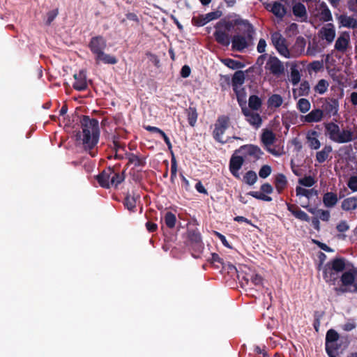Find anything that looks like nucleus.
<instances>
[{"label": "nucleus", "mask_w": 357, "mask_h": 357, "mask_svg": "<svg viewBox=\"0 0 357 357\" xmlns=\"http://www.w3.org/2000/svg\"><path fill=\"white\" fill-rule=\"evenodd\" d=\"M84 106L77 107L75 112V116L79 119V126L82 130H78L75 134V145L79 149L85 152L77 160L72 163L74 166H82L85 172H89V116L81 114L85 109Z\"/></svg>", "instance_id": "nucleus-1"}, {"label": "nucleus", "mask_w": 357, "mask_h": 357, "mask_svg": "<svg viewBox=\"0 0 357 357\" xmlns=\"http://www.w3.org/2000/svg\"><path fill=\"white\" fill-rule=\"evenodd\" d=\"M263 152L253 144L241 146L236 150L229 160V171L236 178H240L239 170L244 162H255L262 155Z\"/></svg>", "instance_id": "nucleus-2"}, {"label": "nucleus", "mask_w": 357, "mask_h": 357, "mask_svg": "<svg viewBox=\"0 0 357 357\" xmlns=\"http://www.w3.org/2000/svg\"><path fill=\"white\" fill-rule=\"evenodd\" d=\"M325 134L333 142L347 144L357 139V126L340 128L337 123H325Z\"/></svg>", "instance_id": "nucleus-3"}, {"label": "nucleus", "mask_w": 357, "mask_h": 357, "mask_svg": "<svg viewBox=\"0 0 357 357\" xmlns=\"http://www.w3.org/2000/svg\"><path fill=\"white\" fill-rule=\"evenodd\" d=\"M106 47V42L102 37H96L91 41V50L95 54V60L99 63L115 64L117 59L115 56L107 54L103 52Z\"/></svg>", "instance_id": "nucleus-4"}, {"label": "nucleus", "mask_w": 357, "mask_h": 357, "mask_svg": "<svg viewBox=\"0 0 357 357\" xmlns=\"http://www.w3.org/2000/svg\"><path fill=\"white\" fill-rule=\"evenodd\" d=\"M312 24H317L332 20L331 13L324 2H317L309 8Z\"/></svg>", "instance_id": "nucleus-5"}, {"label": "nucleus", "mask_w": 357, "mask_h": 357, "mask_svg": "<svg viewBox=\"0 0 357 357\" xmlns=\"http://www.w3.org/2000/svg\"><path fill=\"white\" fill-rule=\"evenodd\" d=\"M234 24L225 19L219 21L215 26L214 36L216 41L222 45L228 46L230 43L229 31L234 27Z\"/></svg>", "instance_id": "nucleus-6"}, {"label": "nucleus", "mask_w": 357, "mask_h": 357, "mask_svg": "<svg viewBox=\"0 0 357 357\" xmlns=\"http://www.w3.org/2000/svg\"><path fill=\"white\" fill-rule=\"evenodd\" d=\"M271 41L278 52L287 59L294 57V55L290 52L287 45L286 39L279 32H274L271 34Z\"/></svg>", "instance_id": "nucleus-7"}, {"label": "nucleus", "mask_w": 357, "mask_h": 357, "mask_svg": "<svg viewBox=\"0 0 357 357\" xmlns=\"http://www.w3.org/2000/svg\"><path fill=\"white\" fill-rule=\"evenodd\" d=\"M340 337L339 334L333 329H330L326 335V350L329 357H339L337 350L339 346L337 341Z\"/></svg>", "instance_id": "nucleus-8"}, {"label": "nucleus", "mask_w": 357, "mask_h": 357, "mask_svg": "<svg viewBox=\"0 0 357 357\" xmlns=\"http://www.w3.org/2000/svg\"><path fill=\"white\" fill-rule=\"evenodd\" d=\"M342 285L350 292H357V269L344 272L341 278Z\"/></svg>", "instance_id": "nucleus-9"}, {"label": "nucleus", "mask_w": 357, "mask_h": 357, "mask_svg": "<svg viewBox=\"0 0 357 357\" xmlns=\"http://www.w3.org/2000/svg\"><path fill=\"white\" fill-rule=\"evenodd\" d=\"M229 118L227 116H221L218 118L215 124L213 130V137L220 143L224 144L228 140H223V135L229 127Z\"/></svg>", "instance_id": "nucleus-10"}, {"label": "nucleus", "mask_w": 357, "mask_h": 357, "mask_svg": "<svg viewBox=\"0 0 357 357\" xmlns=\"http://www.w3.org/2000/svg\"><path fill=\"white\" fill-rule=\"evenodd\" d=\"M266 70L275 76L279 77L284 72L282 62L276 56H270L265 65Z\"/></svg>", "instance_id": "nucleus-11"}, {"label": "nucleus", "mask_w": 357, "mask_h": 357, "mask_svg": "<svg viewBox=\"0 0 357 357\" xmlns=\"http://www.w3.org/2000/svg\"><path fill=\"white\" fill-rule=\"evenodd\" d=\"M232 49L239 52L243 51L252 44V38L250 35L247 37L241 35H235L231 40Z\"/></svg>", "instance_id": "nucleus-12"}, {"label": "nucleus", "mask_w": 357, "mask_h": 357, "mask_svg": "<svg viewBox=\"0 0 357 357\" xmlns=\"http://www.w3.org/2000/svg\"><path fill=\"white\" fill-rule=\"evenodd\" d=\"M320 37L331 43L335 37V29L333 24L328 23L324 25L319 31Z\"/></svg>", "instance_id": "nucleus-13"}, {"label": "nucleus", "mask_w": 357, "mask_h": 357, "mask_svg": "<svg viewBox=\"0 0 357 357\" xmlns=\"http://www.w3.org/2000/svg\"><path fill=\"white\" fill-rule=\"evenodd\" d=\"M243 114L246 117L247 121L255 128H259L261 124V118L260 115L255 112L251 111L247 108L242 109Z\"/></svg>", "instance_id": "nucleus-14"}, {"label": "nucleus", "mask_w": 357, "mask_h": 357, "mask_svg": "<svg viewBox=\"0 0 357 357\" xmlns=\"http://www.w3.org/2000/svg\"><path fill=\"white\" fill-rule=\"evenodd\" d=\"M75 82L73 83V88L77 91H82L87 87L86 81V72L85 70H80L79 73L74 75Z\"/></svg>", "instance_id": "nucleus-15"}, {"label": "nucleus", "mask_w": 357, "mask_h": 357, "mask_svg": "<svg viewBox=\"0 0 357 357\" xmlns=\"http://www.w3.org/2000/svg\"><path fill=\"white\" fill-rule=\"evenodd\" d=\"M350 43V36L347 32H343L340 34V36L337 38L335 44V48L338 52H346L349 45Z\"/></svg>", "instance_id": "nucleus-16"}, {"label": "nucleus", "mask_w": 357, "mask_h": 357, "mask_svg": "<svg viewBox=\"0 0 357 357\" xmlns=\"http://www.w3.org/2000/svg\"><path fill=\"white\" fill-rule=\"evenodd\" d=\"M293 14L299 19L301 22H305L307 19V14L305 6L301 3H296L292 8Z\"/></svg>", "instance_id": "nucleus-17"}, {"label": "nucleus", "mask_w": 357, "mask_h": 357, "mask_svg": "<svg viewBox=\"0 0 357 357\" xmlns=\"http://www.w3.org/2000/svg\"><path fill=\"white\" fill-rule=\"evenodd\" d=\"M338 102L335 100H326V102L323 105V111L326 114L331 116H334L337 114L338 112Z\"/></svg>", "instance_id": "nucleus-18"}, {"label": "nucleus", "mask_w": 357, "mask_h": 357, "mask_svg": "<svg viewBox=\"0 0 357 357\" xmlns=\"http://www.w3.org/2000/svg\"><path fill=\"white\" fill-rule=\"evenodd\" d=\"M324 117V111L320 109H312L304 116V121L307 123L320 122Z\"/></svg>", "instance_id": "nucleus-19"}, {"label": "nucleus", "mask_w": 357, "mask_h": 357, "mask_svg": "<svg viewBox=\"0 0 357 357\" xmlns=\"http://www.w3.org/2000/svg\"><path fill=\"white\" fill-rule=\"evenodd\" d=\"M222 15V12L220 10H216L214 12L208 13L204 15H202L199 17L197 24L198 26H204L208 22L218 19Z\"/></svg>", "instance_id": "nucleus-20"}, {"label": "nucleus", "mask_w": 357, "mask_h": 357, "mask_svg": "<svg viewBox=\"0 0 357 357\" xmlns=\"http://www.w3.org/2000/svg\"><path fill=\"white\" fill-rule=\"evenodd\" d=\"M307 142L308 146L314 150H317L321 146V142L318 139V132L317 131H310L307 134Z\"/></svg>", "instance_id": "nucleus-21"}, {"label": "nucleus", "mask_w": 357, "mask_h": 357, "mask_svg": "<svg viewBox=\"0 0 357 357\" xmlns=\"http://www.w3.org/2000/svg\"><path fill=\"white\" fill-rule=\"evenodd\" d=\"M91 147L96 145L99 139L100 130L98 128V121L95 119H91Z\"/></svg>", "instance_id": "nucleus-22"}, {"label": "nucleus", "mask_w": 357, "mask_h": 357, "mask_svg": "<svg viewBox=\"0 0 357 357\" xmlns=\"http://www.w3.org/2000/svg\"><path fill=\"white\" fill-rule=\"evenodd\" d=\"M341 208L345 211H353L357 209V197H349L341 203Z\"/></svg>", "instance_id": "nucleus-23"}, {"label": "nucleus", "mask_w": 357, "mask_h": 357, "mask_svg": "<svg viewBox=\"0 0 357 357\" xmlns=\"http://www.w3.org/2000/svg\"><path fill=\"white\" fill-rule=\"evenodd\" d=\"M338 278V273L332 269L331 267L327 264L324 269V278L326 282L334 284L335 281Z\"/></svg>", "instance_id": "nucleus-24"}, {"label": "nucleus", "mask_w": 357, "mask_h": 357, "mask_svg": "<svg viewBox=\"0 0 357 357\" xmlns=\"http://www.w3.org/2000/svg\"><path fill=\"white\" fill-rule=\"evenodd\" d=\"M332 151H333V149L331 145L324 146L321 151L317 152L316 160L319 163L324 162L329 158Z\"/></svg>", "instance_id": "nucleus-25"}, {"label": "nucleus", "mask_w": 357, "mask_h": 357, "mask_svg": "<svg viewBox=\"0 0 357 357\" xmlns=\"http://www.w3.org/2000/svg\"><path fill=\"white\" fill-rule=\"evenodd\" d=\"M287 208L296 218L307 222L310 220L308 215L298 208L296 206L287 204Z\"/></svg>", "instance_id": "nucleus-26"}, {"label": "nucleus", "mask_w": 357, "mask_h": 357, "mask_svg": "<svg viewBox=\"0 0 357 357\" xmlns=\"http://www.w3.org/2000/svg\"><path fill=\"white\" fill-rule=\"evenodd\" d=\"M338 198L333 192H326L323 197V203L326 207L332 208L337 203Z\"/></svg>", "instance_id": "nucleus-27"}, {"label": "nucleus", "mask_w": 357, "mask_h": 357, "mask_svg": "<svg viewBox=\"0 0 357 357\" xmlns=\"http://www.w3.org/2000/svg\"><path fill=\"white\" fill-rule=\"evenodd\" d=\"M284 102L282 97L279 94L271 95L267 101L268 107L271 109H275L280 107Z\"/></svg>", "instance_id": "nucleus-28"}, {"label": "nucleus", "mask_w": 357, "mask_h": 357, "mask_svg": "<svg viewBox=\"0 0 357 357\" xmlns=\"http://www.w3.org/2000/svg\"><path fill=\"white\" fill-rule=\"evenodd\" d=\"M139 198V195L132 192V194H128L125 199V206L128 210L132 211L136 206V201Z\"/></svg>", "instance_id": "nucleus-29"}, {"label": "nucleus", "mask_w": 357, "mask_h": 357, "mask_svg": "<svg viewBox=\"0 0 357 357\" xmlns=\"http://www.w3.org/2000/svg\"><path fill=\"white\" fill-rule=\"evenodd\" d=\"M275 135L272 131L269 130H265L263 132L261 135V141L266 147L272 145L275 142Z\"/></svg>", "instance_id": "nucleus-30"}, {"label": "nucleus", "mask_w": 357, "mask_h": 357, "mask_svg": "<svg viewBox=\"0 0 357 357\" xmlns=\"http://www.w3.org/2000/svg\"><path fill=\"white\" fill-rule=\"evenodd\" d=\"M109 174V187L115 186L116 187L119 184H120L123 180L124 176L123 174L116 173L111 169L108 170Z\"/></svg>", "instance_id": "nucleus-31"}, {"label": "nucleus", "mask_w": 357, "mask_h": 357, "mask_svg": "<svg viewBox=\"0 0 357 357\" xmlns=\"http://www.w3.org/2000/svg\"><path fill=\"white\" fill-rule=\"evenodd\" d=\"M296 193L298 197H305L307 199L317 195V192L314 189H305L301 186L296 187Z\"/></svg>", "instance_id": "nucleus-32"}, {"label": "nucleus", "mask_w": 357, "mask_h": 357, "mask_svg": "<svg viewBox=\"0 0 357 357\" xmlns=\"http://www.w3.org/2000/svg\"><path fill=\"white\" fill-rule=\"evenodd\" d=\"M339 19L343 26L357 28V20L354 17L347 15H341Z\"/></svg>", "instance_id": "nucleus-33"}, {"label": "nucleus", "mask_w": 357, "mask_h": 357, "mask_svg": "<svg viewBox=\"0 0 357 357\" xmlns=\"http://www.w3.org/2000/svg\"><path fill=\"white\" fill-rule=\"evenodd\" d=\"M305 40L303 37H298L296 38L294 49L295 50V53H292L294 56L300 55L302 52H304L305 47Z\"/></svg>", "instance_id": "nucleus-34"}, {"label": "nucleus", "mask_w": 357, "mask_h": 357, "mask_svg": "<svg viewBox=\"0 0 357 357\" xmlns=\"http://www.w3.org/2000/svg\"><path fill=\"white\" fill-rule=\"evenodd\" d=\"M245 80V75L243 71H237L234 73L232 78V84L235 91L238 86H241Z\"/></svg>", "instance_id": "nucleus-35"}, {"label": "nucleus", "mask_w": 357, "mask_h": 357, "mask_svg": "<svg viewBox=\"0 0 357 357\" xmlns=\"http://www.w3.org/2000/svg\"><path fill=\"white\" fill-rule=\"evenodd\" d=\"M109 176L108 171H104L96 176V179L102 187L109 188Z\"/></svg>", "instance_id": "nucleus-36"}, {"label": "nucleus", "mask_w": 357, "mask_h": 357, "mask_svg": "<svg viewBox=\"0 0 357 357\" xmlns=\"http://www.w3.org/2000/svg\"><path fill=\"white\" fill-rule=\"evenodd\" d=\"M329 86V83L326 79H320L314 86V90L316 93L322 95L326 92Z\"/></svg>", "instance_id": "nucleus-37"}, {"label": "nucleus", "mask_w": 357, "mask_h": 357, "mask_svg": "<svg viewBox=\"0 0 357 357\" xmlns=\"http://www.w3.org/2000/svg\"><path fill=\"white\" fill-rule=\"evenodd\" d=\"M287 183V178L283 174H279L275 176V188L279 192L286 187Z\"/></svg>", "instance_id": "nucleus-38"}, {"label": "nucleus", "mask_w": 357, "mask_h": 357, "mask_svg": "<svg viewBox=\"0 0 357 357\" xmlns=\"http://www.w3.org/2000/svg\"><path fill=\"white\" fill-rule=\"evenodd\" d=\"M272 13L278 17H282L286 13L285 8L280 3L275 2L271 8Z\"/></svg>", "instance_id": "nucleus-39"}, {"label": "nucleus", "mask_w": 357, "mask_h": 357, "mask_svg": "<svg viewBox=\"0 0 357 357\" xmlns=\"http://www.w3.org/2000/svg\"><path fill=\"white\" fill-rule=\"evenodd\" d=\"M311 107V104L307 99L301 98L297 102V108L302 113L307 112Z\"/></svg>", "instance_id": "nucleus-40"}, {"label": "nucleus", "mask_w": 357, "mask_h": 357, "mask_svg": "<svg viewBox=\"0 0 357 357\" xmlns=\"http://www.w3.org/2000/svg\"><path fill=\"white\" fill-rule=\"evenodd\" d=\"M310 92V84L307 82H303L300 84L298 89L294 91V93H297L299 96H307Z\"/></svg>", "instance_id": "nucleus-41"}, {"label": "nucleus", "mask_w": 357, "mask_h": 357, "mask_svg": "<svg viewBox=\"0 0 357 357\" xmlns=\"http://www.w3.org/2000/svg\"><path fill=\"white\" fill-rule=\"evenodd\" d=\"M188 120L191 126H194L197 122V113L195 108L189 107L187 109Z\"/></svg>", "instance_id": "nucleus-42"}, {"label": "nucleus", "mask_w": 357, "mask_h": 357, "mask_svg": "<svg viewBox=\"0 0 357 357\" xmlns=\"http://www.w3.org/2000/svg\"><path fill=\"white\" fill-rule=\"evenodd\" d=\"M328 264L337 273L342 271L344 268V261L340 259H334L331 262L328 263Z\"/></svg>", "instance_id": "nucleus-43"}, {"label": "nucleus", "mask_w": 357, "mask_h": 357, "mask_svg": "<svg viewBox=\"0 0 357 357\" xmlns=\"http://www.w3.org/2000/svg\"><path fill=\"white\" fill-rule=\"evenodd\" d=\"M315 183V179L311 176H304L298 179V183L305 187H312Z\"/></svg>", "instance_id": "nucleus-44"}, {"label": "nucleus", "mask_w": 357, "mask_h": 357, "mask_svg": "<svg viewBox=\"0 0 357 357\" xmlns=\"http://www.w3.org/2000/svg\"><path fill=\"white\" fill-rule=\"evenodd\" d=\"M247 283L250 282L252 284L258 286L262 284L263 279L258 274H252L251 275H247L245 278Z\"/></svg>", "instance_id": "nucleus-45"}, {"label": "nucleus", "mask_w": 357, "mask_h": 357, "mask_svg": "<svg viewBox=\"0 0 357 357\" xmlns=\"http://www.w3.org/2000/svg\"><path fill=\"white\" fill-rule=\"evenodd\" d=\"M261 105L260 98L257 96H251L249 98V107L255 110H257Z\"/></svg>", "instance_id": "nucleus-46"}, {"label": "nucleus", "mask_w": 357, "mask_h": 357, "mask_svg": "<svg viewBox=\"0 0 357 357\" xmlns=\"http://www.w3.org/2000/svg\"><path fill=\"white\" fill-rule=\"evenodd\" d=\"M244 181L251 185H253L257 179V174L253 171H248L244 176Z\"/></svg>", "instance_id": "nucleus-47"}, {"label": "nucleus", "mask_w": 357, "mask_h": 357, "mask_svg": "<svg viewBox=\"0 0 357 357\" xmlns=\"http://www.w3.org/2000/svg\"><path fill=\"white\" fill-rule=\"evenodd\" d=\"M176 216L172 212H167L165 215V222L169 228H173L176 223Z\"/></svg>", "instance_id": "nucleus-48"}, {"label": "nucleus", "mask_w": 357, "mask_h": 357, "mask_svg": "<svg viewBox=\"0 0 357 357\" xmlns=\"http://www.w3.org/2000/svg\"><path fill=\"white\" fill-rule=\"evenodd\" d=\"M222 63L231 69H238L242 67L241 62L231 59H225L222 60Z\"/></svg>", "instance_id": "nucleus-49"}, {"label": "nucleus", "mask_w": 357, "mask_h": 357, "mask_svg": "<svg viewBox=\"0 0 357 357\" xmlns=\"http://www.w3.org/2000/svg\"><path fill=\"white\" fill-rule=\"evenodd\" d=\"M301 79V75L298 70L291 69L290 74V81L293 85H296Z\"/></svg>", "instance_id": "nucleus-50"}, {"label": "nucleus", "mask_w": 357, "mask_h": 357, "mask_svg": "<svg viewBox=\"0 0 357 357\" xmlns=\"http://www.w3.org/2000/svg\"><path fill=\"white\" fill-rule=\"evenodd\" d=\"M271 172L272 169L269 165H264L259 172V176L262 178H265L271 174Z\"/></svg>", "instance_id": "nucleus-51"}, {"label": "nucleus", "mask_w": 357, "mask_h": 357, "mask_svg": "<svg viewBox=\"0 0 357 357\" xmlns=\"http://www.w3.org/2000/svg\"><path fill=\"white\" fill-rule=\"evenodd\" d=\"M248 195H251L252 197L256 198V199H261V200H264V201H266V202H270L272 200L271 197H269V196H267L266 195H264V194H261V193H259L258 192H250L248 193Z\"/></svg>", "instance_id": "nucleus-52"}, {"label": "nucleus", "mask_w": 357, "mask_h": 357, "mask_svg": "<svg viewBox=\"0 0 357 357\" xmlns=\"http://www.w3.org/2000/svg\"><path fill=\"white\" fill-rule=\"evenodd\" d=\"M347 185L353 192H357V176L354 175L349 178Z\"/></svg>", "instance_id": "nucleus-53"}, {"label": "nucleus", "mask_w": 357, "mask_h": 357, "mask_svg": "<svg viewBox=\"0 0 357 357\" xmlns=\"http://www.w3.org/2000/svg\"><path fill=\"white\" fill-rule=\"evenodd\" d=\"M58 14H59L58 9H54V10H52L48 12L47 14V18L46 24L47 25H50L54 20V19L58 15Z\"/></svg>", "instance_id": "nucleus-54"}, {"label": "nucleus", "mask_w": 357, "mask_h": 357, "mask_svg": "<svg viewBox=\"0 0 357 357\" xmlns=\"http://www.w3.org/2000/svg\"><path fill=\"white\" fill-rule=\"evenodd\" d=\"M336 229L339 232H345L349 230V226L347 221L342 220L337 225Z\"/></svg>", "instance_id": "nucleus-55"}, {"label": "nucleus", "mask_w": 357, "mask_h": 357, "mask_svg": "<svg viewBox=\"0 0 357 357\" xmlns=\"http://www.w3.org/2000/svg\"><path fill=\"white\" fill-rule=\"evenodd\" d=\"M317 215L319 218L323 221H328L330 218V212L328 211H325L322 209H319L317 211Z\"/></svg>", "instance_id": "nucleus-56"}, {"label": "nucleus", "mask_w": 357, "mask_h": 357, "mask_svg": "<svg viewBox=\"0 0 357 357\" xmlns=\"http://www.w3.org/2000/svg\"><path fill=\"white\" fill-rule=\"evenodd\" d=\"M266 47V40L264 39H263V38H261L259 40V43H258L257 47V52H259V53L265 52Z\"/></svg>", "instance_id": "nucleus-57"}, {"label": "nucleus", "mask_w": 357, "mask_h": 357, "mask_svg": "<svg viewBox=\"0 0 357 357\" xmlns=\"http://www.w3.org/2000/svg\"><path fill=\"white\" fill-rule=\"evenodd\" d=\"M128 160L130 163L135 165V166H138L140 165V160L135 155L132 154V155H129Z\"/></svg>", "instance_id": "nucleus-58"}, {"label": "nucleus", "mask_w": 357, "mask_h": 357, "mask_svg": "<svg viewBox=\"0 0 357 357\" xmlns=\"http://www.w3.org/2000/svg\"><path fill=\"white\" fill-rule=\"evenodd\" d=\"M261 190L262 192L271 194L273 192V188L269 183H264L261 186Z\"/></svg>", "instance_id": "nucleus-59"}, {"label": "nucleus", "mask_w": 357, "mask_h": 357, "mask_svg": "<svg viewBox=\"0 0 357 357\" xmlns=\"http://www.w3.org/2000/svg\"><path fill=\"white\" fill-rule=\"evenodd\" d=\"M190 74V68L188 66H184L181 68V75L183 77H188Z\"/></svg>", "instance_id": "nucleus-60"}, {"label": "nucleus", "mask_w": 357, "mask_h": 357, "mask_svg": "<svg viewBox=\"0 0 357 357\" xmlns=\"http://www.w3.org/2000/svg\"><path fill=\"white\" fill-rule=\"evenodd\" d=\"M356 327V324L354 322H348L342 326V329L346 331H350L353 330Z\"/></svg>", "instance_id": "nucleus-61"}, {"label": "nucleus", "mask_w": 357, "mask_h": 357, "mask_svg": "<svg viewBox=\"0 0 357 357\" xmlns=\"http://www.w3.org/2000/svg\"><path fill=\"white\" fill-rule=\"evenodd\" d=\"M195 188L200 193H203V194L207 193L206 190L205 189V188L204 187V185H202V183L201 182H198L196 183Z\"/></svg>", "instance_id": "nucleus-62"}, {"label": "nucleus", "mask_w": 357, "mask_h": 357, "mask_svg": "<svg viewBox=\"0 0 357 357\" xmlns=\"http://www.w3.org/2000/svg\"><path fill=\"white\" fill-rule=\"evenodd\" d=\"M145 129L150 132H154L159 133L160 135H161L163 132L162 130H160V128H158L157 127L150 126H146Z\"/></svg>", "instance_id": "nucleus-63"}, {"label": "nucleus", "mask_w": 357, "mask_h": 357, "mask_svg": "<svg viewBox=\"0 0 357 357\" xmlns=\"http://www.w3.org/2000/svg\"><path fill=\"white\" fill-rule=\"evenodd\" d=\"M350 98L351 103L354 105H357V92H352Z\"/></svg>", "instance_id": "nucleus-64"}]
</instances>
